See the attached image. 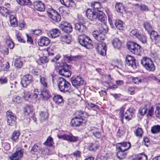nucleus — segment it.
<instances>
[{
  "instance_id": "cd10ccee",
  "label": "nucleus",
  "mask_w": 160,
  "mask_h": 160,
  "mask_svg": "<svg viewBox=\"0 0 160 160\" xmlns=\"http://www.w3.org/2000/svg\"><path fill=\"white\" fill-rule=\"evenodd\" d=\"M9 19L11 25L13 27H16L18 26V23L17 21L16 17L14 15L10 13Z\"/></svg>"
},
{
  "instance_id": "1a4fd4ad",
  "label": "nucleus",
  "mask_w": 160,
  "mask_h": 160,
  "mask_svg": "<svg viewBox=\"0 0 160 160\" xmlns=\"http://www.w3.org/2000/svg\"><path fill=\"white\" fill-rule=\"evenodd\" d=\"M71 81L72 85L76 88L82 86L84 83L83 79L78 76H73L71 79Z\"/></svg>"
},
{
  "instance_id": "de8ad7c7",
  "label": "nucleus",
  "mask_w": 160,
  "mask_h": 160,
  "mask_svg": "<svg viewBox=\"0 0 160 160\" xmlns=\"http://www.w3.org/2000/svg\"><path fill=\"white\" fill-rule=\"evenodd\" d=\"M124 109L125 108L124 107H122L120 108V112L119 113V117L121 118V121L122 124L123 123Z\"/></svg>"
},
{
  "instance_id": "20e7f679",
  "label": "nucleus",
  "mask_w": 160,
  "mask_h": 160,
  "mask_svg": "<svg viewBox=\"0 0 160 160\" xmlns=\"http://www.w3.org/2000/svg\"><path fill=\"white\" fill-rule=\"evenodd\" d=\"M78 42L82 46L87 48H92L93 47L92 41L89 37L84 34L78 36Z\"/></svg>"
},
{
  "instance_id": "e2e57ef3",
  "label": "nucleus",
  "mask_w": 160,
  "mask_h": 160,
  "mask_svg": "<svg viewBox=\"0 0 160 160\" xmlns=\"http://www.w3.org/2000/svg\"><path fill=\"white\" fill-rule=\"evenodd\" d=\"M133 82L135 83L138 84L139 82H142L141 79L140 78H132Z\"/></svg>"
},
{
  "instance_id": "dca6fc26",
  "label": "nucleus",
  "mask_w": 160,
  "mask_h": 160,
  "mask_svg": "<svg viewBox=\"0 0 160 160\" xmlns=\"http://www.w3.org/2000/svg\"><path fill=\"white\" fill-rule=\"evenodd\" d=\"M135 111L133 108H130L128 109L124 114L125 119L128 121L131 120L132 118L135 116Z\"/></svg>"
},
{
  "instance_id": "a878e982",
  "label": "nucleus",
  "mask_w": 160,
  "mask_h": 160,
  "mask_svg": "<svg viewBox=\"0 0 160 160\" xmlns=\"http://www.w3.org/2000/svg\"><path fill=\"white\" fill-rule=\"evenodd\" d=\"M112 42L115 48L119 49L122 46L121 42L118 38H114L112 41Z\"/></svg>"
},
{
  "instance_id": "864d4df0",
  "label": "nucleus",
  "mask_w": 160,
  "mask_h": 160,
  "mask_svg": "<svg viewBox=\"0 0 160 160\" xmlns=\"http://www.w3.org/2000/svg\"><path fill=\"white\" fill-rule=\"evenodd\" d=\"M136 6H139L140 7V10L141 11H149V9L147 6L144 4H141L139 5L138 4H136L135 5Z\"/></svg>"
},
{
  "instance_id": "49530a36",
  "label": "nucleus",
  "mask_w": 160,
  "mask_h": 160,
  "mask_svg": "<svg viewBox=\"0 0 160 160\" xmlns=\"http://www.w3.org/2000/svg\"><path fill=\"white\" fill-rule=\"evenodd\" d=\"M143 26L146 30L148 31V33H149L152 30V27L150 25V23L148 22H144V23Z\"/></svg>"
},
{
  "instance_id": "72a5a7b5",
  "label": "nucleus",
  "mask_w": 160,
  "mask_h": 160,
  "mask_svg": "<svg viewBox=\"0 0 160 160\" xmlns=\"http://www.w3.org/2000/svg\"><path fill=\"white\" fill-rule=\"evenodd\" d=\"M147 156L144 153L137 155L134 160H147Z\"/></svg>"
},
{
  "instance_id": "774afa93",
  "label": "nucleus",
  "mask_w": 160,
  "mask_h": 160,
  "mask_svg": "<svg viewBox=\"0 0 160 160\" xmlns=\"http://www.w3.org/2000/svg\"><path fill=\"white\" fill-rule=\"evenodd\" d=\"M96 138H100L101 137V133L99 131H97L93 134Z\"/></svg>"
},
{
  "instance_id": "c85d7f7f",
  "label": "nucleus",
  "mask_w": 160,
  "mask_h": 160,
  "mask_svg": "<svg viewBox=\"0 0 160 160\" xmlns=\"http://www.w3.org/2000/svg\"><path fill=\"white\" fill-rule=\"evenodd\" d=\"M68 72H69V69L68 68L67 69L65 68V66H62L60 67L59 68L58 73L62 76L69 77L68 74H67L66 73Z\"/></svg>"
},
{
  "instance_id": "412c9836",
  "label": "nucleus",
  "mask_w": 160,
  "mask_h": 160,
  "mask_svg": "<svg viewBox=\"0 0 160 160\" xmlns=\"http://www.w3.org/2000/svg\"><path fill=\"white\" fill-rule=\"evenodd\" d=\"M34 5L35 8L38 11L43 12L45 9V4L41 1H36L34 2Z\"/></svg>"
},
{
  "instance_id": "37998d69",
  "label": "nucleus",
  "mask_w": 160,
  "mask_h": 160,
  "mask_svg": "<svg viewBox=\"0 0 160 160\" xmlns=\"http://www.w3.org/2000/svg\"><path fill=\"white\" fill-rule=\"evenodd\" d=\"M24 110L25 112L28 114L32 111V107L30 105L26 104L24 107Z\"/></svg>"
},
{
  "instance_id": "ea45409f",
  "label": "nucleus",
  "mask_w": 160,
  "mask_h": 160,
  "mask_svg": "<svg viewBox=\"0 0 160 160\" xmlns=\"http://www.w3.org/2000/svg\"><path fill=\"white\" fill-rule=\"evenodd\" d=\"M151 132L153 134L158 133L160 132V125H154L152 127L151 129Z\"/></svg>"
},
{
  "instance_id": "6e6d98bb",
  "label": "nucleus",
  "mask_w": 160,
  "mask_h": 160,
  "mask_svg": "<svg viewBox=\"0 0 160 160\" xmlns=\"http://www.w3.org/2000/svg\"><path fill=\"white\" fill-rule=\"evenodd\" d=\"M82 57V55H77L76 56H72L71 55V61L74 60L78 61L81 59Z\"/></svg>"
},
{
  "instance_id": "4468645a",
  "label": "nucleus",
  "mask_w": 160,
  "mask_h": 160,
  "mask_svg": "<svg viewBox=\"0 0 160 160\" xmlns=\"http://www.w3.org/2000/svg\"><path fill=\"white\" fill-rule=\"evenodd\" d=\"M85 22L83 20L82 21L76 23L75 25V29L78 31L80 33L83 32H85L86 28L85 25Z\"/></svg>"
},
{
  "instance_id": "b1692460",
  "label": "nucleus",
  "mask_w": 160,
  "mask_h": 160,
  "mask_svg": "<svg viewBox=\"0 0 160 160\" xmlns=\"http://www.w3.org/2000/svg\"><path fill=\"white\" fill-rule=\"evenodd\" d=\"M48 36L52 38H55L58 37L60 34V32L58 29H54L51 30L48 33Z\"/></svg>"
},
{
  "instance_id": "8fccbe9b",
  "label": "nucleus",
  "mask_w": 160,
  "mask_h": 160,
  "mask_svg": "<svg viewBox=\"0 0 160 160\" xmlns=\"http://www.w3.org/2000/svg\"><path fill=\"white\" fill-rule=\"evenodd\" d=\"M0 66L2 68V70L6 71L9 68V63L8 62H6L5 63L1 64Z\"/></svg>"
},
{
  "instance_id": "f3484780",
  "label": "nucleus",
  "mask_w": 160,
  "mask_h": 160,
  "mask_svg": "<svg viewBox=\"0 0 160 160\" xmlns=\"http://www.w3.org/2000/svg\"><path fill=\"white\" fill-rule=\"evenodd\" d=\"M23 154V150L16 151L10 157V159L11 160H19L22 158Z\"/></svg>"
},
{
  "instance_id": "aec40b11",
  "label": "nucleus",
  "mask_w": 160,
  "mask_h": 160,
  "mask_svg": "<svg viewBox=\"0 0 160 160\" xmlns=\"http://www.w3.org/2000/svg\"><path fill=\"white\" fill-rule=\"evenodd\" d=\"M151 39L155 41L156 42H158V41L160 38V29L158 31V33L154 30H152L151 32L149 33Z\"/></svg>"
},
{
  "instance_id": "6e6552de",
  "label": "nucleus",
  "mask_w": 160,
  "mask_h": 160,
  "mask_svg": "<svg viewBox=\"0 0 160 160\" xmlns=\"http://www.w3.org/2000/svg\"><path fill=\"white\" fill-rule=\"evenodd\" d=\"M87 122L86 119L77 116H76L72 119L71 124L73 127H79L80 125L84 126Z\"/></svg>"
},
{
  "instance_id": "4d7b16f0",
  "label": "nucleus",
  "mask_w": 160,
  "mask_h": 160,
  "mask_svg": "<svg viewBox=\"0 0 160 160\" xmlns=\"http://www.w3.org/2000/svg\"><path fill=\"white\" fill-rule=\"evenodd\" d=\"M60 2L66 7H69L70 0H60Z\"/></svg>"
},
{
  "instance_id": "a19ab883",
  "label": "nucleus",
  "mask_w": 160,
  "mask_h": 160,
  "mask_svg": "<svg viewBox=\"0 0 160 160\" xmlns=\"http://www.w3.org/2000/svg\"><path fill=\"white\" fill-rule=\"evenodd\" d=\"M64 62L63 64V66H66L67 68H69L70 65L67 63V62L69 63L70 61V56L65 55H63Z\"/></svg>"
},
{
  "instance_id": "a211bd4d",
  "label": "nucleus",
  "mask_w": 160,
  "mask_h": 160,
  "mask_svg": "<svg viewBox=\"0 0 160 160\" xmlns=\"http://www.w3.org/2000/svg\"><path fill=\"white\" fill-rule=\"evenodd\" d=\"M96 20H98L104 23H105L106 22V16L102 12L98 10L96 13Z\"/></svg>"
},
{
  "instance_id": "393cba45",
  "label": "nucleus",
  "mask_w": 160,
  "mask_h": 160,
  "mask_svg": "<svg viewBox=\"0 0 160 160\" xmlns=\"http://www.w3.org/2000/svg\"><path fill=\"white\" fill-rule=\"evenodd\" d=\"M99 147L98 143L95 142L94 143H91L89 144L88 147V149L89 151L95 152L96 150L98 149Z\"/></svg>"
},
{
  "instance_id": "6ab92c4d",
  "label": "nucleus",
  "mask_w": 160,
  "mask_h": 160,
  "mask_svg": "<svg viewBox=\"0 0 160 160\" xmlns=\"http://www.w3.org/2000/svg\"><path fill=\"white\" fill-rule=\"evenodd\" d=\"M50 42V40L47 37H42L38 40V43L40 46H47Z\"/></svg>"
},
{
  "instance_id": "338daca9",
  "label": "nucleus",
  "mask_w": 160,
  "mask_h": 160,
  "mask_svg": "<svg viewBox=\"0 0 160 160\" xmlns=\"http://www.w3.org/2000/svg\"><path fill=\"white\" fill-rule=\"evenodd\" d=\"M78 137L74 136L71 133V142H76L78 141Z\"/></svg>"
},
{
  "instance_id": "0eeeda50",
  "label": "nucleus",
  "mask_w": 160,
  "mask_h": 160,
  "mask_svg": "<svg viewBox=\"0 0 160 160\" xmlns=\"http://www.w3.org/2000/svg\"><path fill=\"white\" fill-rule=\"evenodd\" d=\"M129 51L137 55L140 54L142 48L139 44L134 42H130L127 44Z\"/></svg>"
},
{
  "instance_id": "a18cd8bd",
  "label": "nucleus",
  "mask_w": 160,
  "mask_h": 160,
  "mask_svg": "<svg viewBox=\"0 0 160 160\" xmlns=\"http://www.w3.org/2000/svg\"><path fill=\"white\" fill-rule=\"evenodd\" d=\"M138 39V40L143 44L147 43L146 36L144 35L140 34Z\"/></svg>"
},
{
  "instance_id": "bb28decb",
  "label": "nucleus",
  "mask_w": 160,
  "mask_h": 160,
  "mask_svg": "<svg viewBox=\"0 0 160 160\" xmlns=\"http://www.w3.org/2000/svg\"><path fill=\"white\" fill-rule=\"evenodd\" d=\"M76 116L79 117L81 118L82 117L87 118L89 115L86 112L84 111L79 110H78L76 112Z\"/></svg>"
},
{
  "instance_id": "9b49d317",
  "label": "nucleus",
  "mask_w": 160,
  "mask_h": 160,
  "mask_svg": "<svg viewBox=\"0 0 160 160\" xmlns=\"http://www.w3.org/2000/svg\"><path fill=\"white\" fill-rule=\"evenodd\" d=\"M131 144L128 142H123L118 143L116 145L117 150L127 151L131 147Z\"/></svg>"
},
{
  "instance_id": "69168bd1",
  "label": "nucleus",
  "mask_w": 160,
  "mask_h": 160,
  "mask_svg": "<svg viewBox=\"0 0 160 160\" xmlns=\"http://www.w3.org/2000/svg\"><path fill=\"white\" fill-rule=\"evenodd\" d=\"M153 112V108L152 107H151L148 110V113L147 115V117H152Z\"/></svg>"
},
{
  "instance_id": "bf43d9fd",
  "label": "nucleus",
  "mask_w": 160,
  "mask_h": 160,
  "mask_svg": "<svg viewBox=\"0 0 160 160\" xmlns=\"http://www.w3.org/2000/svg\"><path fill=\"white\" fill-rule=\"evenodd\" d=\"M40 82L41 84L44 87H47V84L46 82V79L44 77H42L40 79Z\"/></svg>"
},
{
  "instance_id": "5fc2aeb1",
  "label": "nucleus",
  "mask_w": 160,
  "mask_h": 160,
  "mask_svg": "<svg viewBox=\"0 0 160 160\" xmlns=\"http://www.w3.org/2000/svg\"><path fill=\"white\" fill-rule=\"evenodd\" d=\"M155 114L157 117L160 118V103H159L156 107Z\"/></svg>"
},
{
  "instance_id": "680f3d73",
  "label": "nucleus",
  "mask_w": 160,
  "mask_h": 160,
  "mask_svg": "<svg viewBox=\"0 0 160 160\" xmlns=\"http://www.w3.org/2000/svg\"><path fill=\"white\" fill-rule=\"evenodd\" d=\"M147 111V110L146 108H141L139 109V112L140 114L142 116H143L145 115Z\"/></svg>"
},
{
  "instance_id": "79ce46f5",
  "label": "nucleus",
  "mask_w": 160,
  "mask_h": 160,
  "mask_svg": "<svg viewBox=\"0 0 160 160\" xmlns=\"http://www.w3.org/2000/svg\"><path fill=\"white\" fill-rule=\"evenodd\" d=\"M16 37L18 41L20 42L25 43V40H24L21 34L19 32H17L16 33Z\"/></svg>"
},
{
  "instance_id": "e433bc0d",
  "label": "nucleus",
  "mask_w": 160,
  "mask_h": 160,
  "mask_svg": "<svg viewBox=\"0 0 160 160\" xmlns=\"http://www.w3.org/2000/svg\"><path fill=\"white\" fill-rule=\"evenodd\" d=\"M42 148L37 144H35L32 148L31 150V152L32 154H34L35 152H38L39 151L42 150Z\"/></svg>"
},
{
  "instance_id": "7ed1b4c3",
  "label": "nucleus",
  "mask_w": 160,
  "mask_h": 160,
  "mask_svg": "<svg viewBox=\"0 0 160 160\" xmlns=\"http://www.w3.org/2000/svg\"><path fill=\"white\" fill-rule=\"evenodd\" d=\"M59 27L62 30L68 34V35H63L62 40L67 43H70V35L69 34L70 33V24L64 22L60 24Z\"/></svg>"
},
{
  "instance_id": "58836bf2",
  "label": "nucleus",
  "mask_w": 160,
  "mask_h": 160,
  "mask_svg": "<svg viewBox=\"0 0 160 160\" xmlns=\"http://www.w3.org/2000/svg\"><path fill=\"white\" fill-rule=\"evenodd\" d=\"M0 13L2 14H4L5 13L10 15V13L12 14V11L8 10L7 8L4 7H0Z\"/></svg>"
},
{
  "instance_id": "7c9ffc66",
  "label": "nucleus",
  "mask_w": 160,
  "mask_h": 160,
  "mask_svg": "<svg viewBox=\"0 0 160 160\" xmlns=\"http://www.w3.org/2000/svg\"><path fill=\"white\" fill-rule=\"evenodd\" d=\"M140 35L139 31L137 29L133 30L130 33V36L134 38L138 39Z\"/></svg>"
},
{
  "instance_id": "13d9d810",
  "label": "nucleus",
  "mask_w": 160,
  "mask_h": 160,
  "mask_svg": "<svg viewBox=\"0 0 160 160\" xmlns=\"http://www.w3.org/2000/svg\"><path fill=\"white\" fill-rule=\"evenodd\" d=\"M88 130L93 134L97 131H99V130L98 128L95 127H91L88 128Z\"/></svg>"
},
{
  "instance_id": "f8f14e48",
  "label": "nucleus",
  "mask_w": 160,
  "mask_h": 160,
  "mask_svg": "<svg viewBox=\"0 0 160 160\" xmlns=\"http://www.w3.org/2000/svg\"><path fill=\"white\" fill-rule=\"evenodd\" d=\"M126 61L127 65L132 68L135 69L137 68V65L136 60L134 57L129 55H127L126 57Z\"/></svg>"
},
{
  "instance_id": "f704fd0d",
  "label": "nucleus",
  "mask_w": 160,
  "mask_h": 160,
  "mask_svg": "<svg viewBox=\"0 0 160 160\" xmlns=\"http://www.w3.org/2000/svg\"><path fill=\"white\" fill-rule=\"evenodd\" d=\"M53 100L57 104H60L63 101L62 97L60 95H55L53 98Z\"/></svg>"
},
{
  "instance_id": "2f4dec72",
  "label": "nucleus",
  "mask_w": 160,
  "mask_h": 160,
  "mask_svg": "<svg viewBox=\"0 0 160 160\" xmlns=\"http://www.w3.org/2000/svg\"><path fill=\"white\" fill-rule=\"evenodd\" d=\"M115 9L116 11L120 13H122L124 10V6L122 4L119 2H117L115 5Z\"/></svg>"
},
{
  "instance_id": "4c0bfd02",
  "label": "nucleus",
  "mask_w": 160,
  "mask_h": 160,
  "mask_svg": "<svg viewBox=\"0 0 160 160\" xmlns=\"http://www.w3.org/2000/svg\"><path fill=\"white\" fill-rule=\"evenodd\" d=\"M53 143L52 138L50 136L48 138L47 140L44 142V145L51 147L53 146Z\"/></svg>"
},
{
  "instance_id": "f03ea898",
  "label": "nucleus",
  "mask_w": 160,
  "mask_h": 160,
  "mask_svg": "<svg viewBox=\"0 0 160 160\" xmlns=\"http://www.w3.org/2000/svg\"><path fill=\"white\" fill-rule=\"evenodd\" d=\"M141 64L148 71L153 72L155 69V66L151 59L147 57H144L141 60Z\"/></svg>"
},
{
  "instance_id": "052dcab7",
  "label": "nucleus",
  "mask_w": 160,
  "mask_h": 160,
  "mask_svg": "<svg viewBox=\"0 0 160 160\" xmlns=\"http://www.w3.org/2000/svg\"><path fill=\"white\" fill-rule=\"evenodd\" d=\"M135 133L137 136L139 137H141L142 133V129L140 128H138L136 130Z\"/></svg>"
},
{
  "instance_id": "c9c22d12",
  "label": "nucleus",
  "mask_w": 160,
  "mask_h": 160,
  "mask_svg": "<svg viewBox=\"0 0 160 160\" xmlns=\"http://www.w3.org/2000/svg\"><path fill=\"white\" fill-rule=\"evenodd\" d=\"M115 25L117 29L119 30L123 29V22L121 20H116L115 22Z\"/></svg>"
},
{
  "instance_id": "9d476101",
  "label": "nucleus",
  "mask_w": 160,
  "mask_h": 160,
  "mask_svg": "<svg viewBox=\"0 0 160 160\" xmlns=\"http://www.w3.org/2000/svg\"><path fill=\"white\" fill-rule=\"evenodd\" d=\"M32 81V77L30 74H27L24 76L22 78L21 83L22 87L26 88Z\"/></svg>"
},
{
  "instance_id": "423d86ee",
  "label": "nucleus",
  "mask_w": 160,
  "mask_h": 160,
  "mask_svg": "<svg viewBox=\"0 0 160 160\" xmlns=\"http://www.w3.org/2000/svg\"><path fill=\"white\" fill-rule=\"evenodd\" d=\"M58 86L61 92H68L70 89V83L62 78H59L58 80Z\"/></svg>"
},
{
  "instance_id": "473e14b6",
  "label": "nucleus",
  "mask_w": 160,
  "mask_h": 160,
  "mask_svg": "<svg viewBox=\"0 0 160 160\" xmlns=\"http://www.w3.org/2000/svg\"><path fill=\"white\" fill-rule=\"evenodd\" d=\"M17 1L21 6H31L32 5L30 0H17Z\"/></svg>"
},
{
  "instance_id": "ddd939ff",
  "label": "nucleus",
  "mask_w": 160,
  "mask_h": 160,
  "mask_svg": "<svg viewBox=\"0 0 160 160\" xmlns=\"http://www.w3.org/2000/svg\"><path fill=\"white\" fill-rule=\"evenodd\" d=\"M7 122L8 125L13 126L16 125V116L12 114L11 111H8L7 112Z\"/></svg>"
},
{
  "instance_id": "c756f323",
  "label": "nucleus",
  "mask_w": 160,
  "mask_h": 160,
  "mask_svg": "<svg viewBox=\"0 0 160 160\" xmlns=\"http://www.w3.org/2000/svg\"><path fill=\"white\" fill-rule=\"evenodd\" d=\"M20 133V132L19 130L14 131L12 134L10 138L14 142H16L18 140Z\"/></svg>"
},
{
  "instance_id": "39448f33",
  "label": "nucleus",
  "mask_w": 160,
  "mask_h": 160,
  "mask_svg": "<svg viewBox=\"0 0 160 160\" xmlns=\"http://www.w3.org/2000/svg\"><path fill=\"white\" fill-rule=\"evenodd\" d=\"M46 12L48 16L55 22H58L61 19L60 15L57 11L54 10L51 6L46 8Z\"/></svg>"
},
{
  "instance_id": "3c124183",
  "label": "nucleus",
  "mask_w": 160,
  "mask_h": 160,
  "mask_svg": "<svg viewBox=\"0 0 160 160\" xmlns=\"http://www.w3.org/2000/svg\"><path fill=\"white\" fill-rule=\"evenodd\" d=\"M40 116L41 120H45L48 118V114L46 112H40Z\"/></svg>"
},
{
  "instance_id": "09e8293b",
  "label": "nucleus",
  "mask_w": 160,
  "mask_h": 160,
  "mask_svg": "<svg viewBox=\"0 0 160 160\" xmlns=\"http://www.w3.org/2000/svg\"><path fill=\"white\" fill-rule=\"evenodd\" d=\"M22 62L20 59L16 60L15 61L14 66L16 68H20L22 67Z\"/></svg>"
},
{
  "instance_id": "0e129e2a",
  "label": "nucleus",
  "mask_w": 160,
  "mask_h": 160,
  "mask_svg": "<svg viewBox=\"0 0 160 160\" xmlns=\"http://www.w3.org/2000/svg\"><path fill=\"white\" fill-rule=\"evenodd\" d=\"M103 33H106L108 31V29L107 26L106 25H104L102 28H101V30L99 31Z\"/></svg>"
},
{
  "instance_id": "5701e85b",
  "label": "nucleus",
  "mask_w": 160,
  "mask_h": 160,
  "mask_svg": "<svg viewBox=\"0 0 160 160\" xmlns=\"http://www.w3.org/2000/svg\"><path fill=\"white\" fill-rule=\"evenodd\" d=\"M117 158L120 160H122L126 158L127 155V151L117 150Z\"/></svg>"
},
{
  "instance_id": "603ef678",
  "label": "nucleus",
  "mask_w": 160,
  "mask_h": 160,
  "mask_svg": "<svg viewBox=\"0 0 160 160\" xmlns=\"http://www.w3.org/2000/svg\"><path fill=\"white\" fill-rule=\"evenodd\" d=\"M91 6L94 8L95 11L98 12V10H99V8L100 7V4L99 2H95L93 4H92Z\"/></svg>"
},
{
  "instance_id": "c03bdc74",
  "label": "nucleus",
  "mask_w": 160,
  "mask_h": 160,
  "mask_svg": "<svg viewBox=\"0 0 160 160\" xmlns=\"http://www.w3.org/2000/svg\"><path fill=\"white\" fill-rule=\"evenodd\" d=\"M58 137L60 139H62L64 140H67L70 142V136L68 135L65 134L63 135H58Z\"/></svg>"
},
{
  "instance_id": "4be33fe9",
  "label": "nucleus",
  "mask_w": 160,
  "mask_h": 160,
  "mask_svg": "<svg viewBox=\"0 0 160 160\" xmlns=\"http://www.w3.org/2000/svg\"><path fill=\"white\" fill-rule=\"evenodd\" d=\"M39 96L45 100H48L51 97V94L48 90L44 89L40 92Z\"/></svg>"
},
{
  "instance_id": "f257e3e1",
  "label": "nucleus",
  "mask_w": 160,
  "mask_h": 160,
  "mask_svg": "<svg viewBox=\"0 0 160 160\" xmlns=\"http://www.w3.org/2000/svg\"><path fill=\"white\" fill-rule=\"evenodd\" d=\"M93 36L99 43H95L94 47L98 53L104 56L106 54L107 47L105 43L101 42L105 40L106 37L105 34L98 30L94 31L92 32Z\"/></svg>"
},
{
  "instance_id": "2eb2a0df",
  "label": "nucleus",
  "mask_w": 160,
  "mask_h": 160,
  "mask_svg": "<svg viewBox=\"0 0 160 160\" xmlns=\"http://www.w3.org/2000/svg\"><path fill=\"white\" fill-rule=\"evenodd\" d=\"M97 12L93 9H88L86 11L87 17L91 21H94L96 20Z\"/></svg>"
}]
</instances>
